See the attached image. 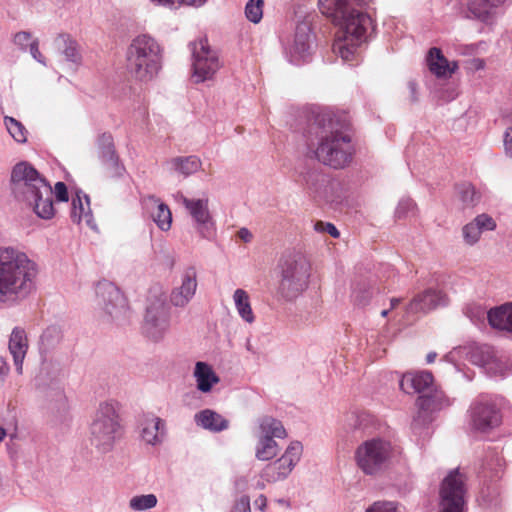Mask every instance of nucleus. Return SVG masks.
<instances>
[{
	"label": "nucleus",
	"instance_id": "obj_1",
	"mask_svg": "<svg viewBox=\"0 0 512 512\" xmlns=\"http://www.w3.org/2000/svg\"><path fill=\"white\" fill-rule=\"evenodd\" d=\"M367 3L368 0H318L321 13L338 26L333 50L345 62L353 59L372 25L370 16L362 10Z\"/></svg>",
	"mask_w": 512,
	"mask_h": 512
},
{
	"label": "nucleus",
	"instance_id": "obj_2",
	"mask_svg": "<svg viewBox=\"0 0 512 512\" xmlns=\"http://www.w3.org/2000/svg\"><path fill=\"white\" fill-rule=\"evenodd\" d=\"M314 129L319 138L314 150L316 159L334 169L347 167L352 162L354 148L348 133L349 122L346 116L329 110L320 111L311 125V130Z\"/></svg>",
	"mask_w": 512,
	"mask_h": 512
},
{
	"label": "nucleus",
	"instance_id": "obj_3",
	"mask_svg": "<svg viewBox=\"0 0 512 512\" xmlns=\"http://www.w3.org/2000/svg\"><path fill=\"white\" fill-rule=\"evenodd\" d=\"M37 264L14 246L0 247V302L26 299L35 289Z\"/></svg>",
	"mask_w": 512,
	"mask_h": 512
},
{
	"label": "nucleus",
	"instance_id": "obj_4",
	"mask_svg": "<svg viewBox=\"0 0 512 512\" xmlns=\"http://www.w3.org/2000/svg\"><path fill=\"white\" fill-rule=\"evenodd\" d=\"M10 188L15 199L32 208L39 218L48 220L55 215L52 187L29 162L21 161L12 168Z\"/></svg>",
	"mask_w": 512,
	"mask_h": 512
},
{
	"label": "nucleus",
	"instance_id": "obj_5",
	"mask_svg": "<svg viewBox=\"0 0 512 512\" xmlns=\"http://www.w3.org/2000/svg\"><path fill=\"white\" fill-rule=\"evenodd\" d=\"M161 48L149 35L134 38L127 49V69L137 80L148 82L161 69Z\"/></svg>",
	"mask_w": 512,
	"mask_h": 512
},
{
	"label": "nucleus",
	"instance_id": "obj_6",
	"mask_svg": "<svg viewBox=\"0 0 512 512\" xmlns=\"http://www.w3.org/2000/svg\"><path fill=\"white\" fill-rule=\"evenodd\" d=\"M122 424L117 402L105 401L99 404L90 427L89 440L98 452L111 451L122 435Z\"/></svg>",
	"mask_w": 512,
	"mask_h": 512
},
{
	"label": "nucleus",
	"instance_id": "obj_7",
	"mask_svg": "<svg viewBox=\"0 0 512 512\" xmlns=\"http://www.w3.org/2000/svg\"><path fill=\"white\" fill-rule=\"evenodd\" d=\"M278 294L285 301H294L309 286L310 264L299 252L284 254L279 262Z\"/></svg>",
	"mask_w": 512,
	"mask_h": 512
},
{
	"label": "nucleus",
	"instance_id": "obj_8",
	"mask_svg": "<svg viewBox=\"0 0 512 512\" xmlns=\"http://www.w3.org/2000/svg\"><path fill=\"white\" fill-rule=\"evenodd\" d=\"M392 457L391 443L373 438L360 444L355 452V460L359 469L365 474L376 476L386 470Z\"/></svg>",
	"mask_w": 512,
	"mask_h": 512
},
{
	"label": "nucleus",
	"instance_id": "obj_9",
	"mask_svg": "<svg viewBox=\"0 0 512 512\" xmlns=\"http://www.w3.org/2000/svg\"><path fill=\"white\" fill-rule=\"evenodd\" d=\"M467 477L459 468L451 470L440 486L439 512H465Z\"/></svg>",
	"mask_w": 512,
	"mask_h": 512
},
{
	"label": "nucleus",
	"instance_id": "obj_10",
	"mask_svg": "<svg viewBox=\"0 0 512 512\" xmlns=\"http://www.w3.org/2000/svg\"><path fill=\"white\" fill-rule=\"evenodd\" d=\"M190 46L194 82L201 83L210 80L221 66L218 52L211 48L207 38H200Z\"/></svg>",
	"mask_w": 512,
	"mask_h": 512
},
{
	"label": "nucleus",
	"instance_id": "obj_11",
	"mask_svg": "<svg viewBox=\"0 0 512 512\" xmlns=\"http://www.w3.org/2000/svg\"><path fill=\"white\" fill-rule=\"evenodd\" d=\"M260 435L255 449V456L260 461H268L276 457L280 448L274 438L283 439L287 436L282 422L271 417L264 416L259 419Z\"/></svg>",
	"mask_w": 512,
	"mask_h": 512
},
{
	"label": "nucleus",
	"instance_id": "obj_12",
	"mask_svg": "<svg viewBox=\"0 0 512 512\" xmlns=\"http://www.w3.org/2000/svg\"><path fill=\"white\" fill-rule=\"evenodd\" d=\"M97 303L112 321L125 318L128 312L126 299L120 290L109 281H101L96 286Z\"/></svg>",
	"mask_w": 512,
	"mask_h": 512
},
{
	"label": "nucleus",
	"instance_id": "obj_13",
	"mask_svg": "<svg viewBox=\"0 0 512 512\" xmlns=\"http://www.w3.org/2000/svg\"><path fill=\"white\" fill-rule=\"evenodd\" d=\"M170 327V308L162 299L151 301L147 306L143 329L153 341L163 339Z\"/></svg>",
	"mask_w": 512,
	"mask_h": 512
},
{
	"label": "nucleus",
	"instance_id": "obj_14",
	"mask_svg": "<svg viewBox=\"0 0 512 512\" xmlns=\"http://www.w3.org/2000/svg\"><path fill=\"white\" fill-rule=\"evenodd\" d=\"M302 452L303 446L299 441L291 442L279 459L265 466L261 474L262 478L267 482L286 479L300 461Z\"/></svg>",
	"mask_w": 512,
	"mask_h": 512
},
{
	"label": "nucleus",
	"instance_id": "obj_15",
	"mask_svg": "<svg viewBox=\"0 0 512 512\" xmlns=\"http://www.w3.org/2000/svg\"><path fill=\"white\" fill-rule=\"evenodd\" d=\"M178 198L192 217L195 228L201 237L211 238L214 233V220L209 211L208 198H188L182 194H179Z\"/></svg>",
	"mask_w": 512,
	"mask_h": 512
},
{
	"label": "nucleus",
	"instance_id": "obj_16",
	"mask_svg": "<svg viewBox=\"0 0 512 512\" xmlns=\"http://www.w3.org/2000/svg\"><path fill=\"white\" fill-rule=\"evenodd\" d=\"M472 426L479 431H487L501 423L500 410L488 396L478 397L470 407Z\"/></svg>",
	"mask_w": 512,
	"mask_h": 512
},
{
	"label": "nucleus",
	"instance_id": "obj_17",
	"mask_svg": "<svg viewBox=\"0 0 512 512\" xmlns=\"http://www.w3.org/2000/svg\"><path fill=\"white\" fill-rule=\"evenodd\" d=\"M450 399L442 390L433 386V390L421 395L417 399L419 408L417 415L412 421V428L416 431L432 421L431 413L450 406Z\"/></svg>",
	"mask_w": 512,
	"mask_h": 512
},
{
	"label": "nucleus",
	"instance_id": "obj_18",
	"mask_svg": "<svg viewBox=\"0 0 512 512\" xmlns=\"http://www.w3.org/2000/svg\"><path fill=\"white\" fill-rule=\"evenodd\" d=\"M503 5L499 0H463L460 13L463 18L491 25L497 18V9Z\"/></svg>",
	"mask_w": 512,
	"mask_h": 512
},
{
	"label": "nucleus",
	"instance_id": "obj_19",
	"mask_svg": "<svg viewBox=\"0 0 512 512\" xmlns=\"http://www.w3.org/2000/svg\"><path fill=\"white\" fill-rule=\"evenodd\" d=\"M197 270L193 266L186 267L180 278V284L175 286L170 294V302L175 307L183 308L193 299L197 290Z\"/></svg>",
	"mask_w": 512,
	"mask_h": 512
},
{
	"label": "nucleus",
	"instance_id": "obj_20",
	"mask_svg": "<svg viewBox=\"0 0 512 512\" xmlns=\"http://www.w3.org/2000/svg\"><path fill=\"white\" fill-rule=\"evenodd\" d=\"M474 362L481 366L490 376H507L511 368L507 361L499 356L491 346H482L473 354Z\"/></svg>",
	"mask_w": 512,
	"mask_h": 512
},
{
	"label": "nucleus",
	"instance_id": "obj_21",
	"mask_svg": "<svg viewBox=\"0 0 512 512\" xmlns=\"http://www.w3.org/2000/svg\"><path fill=\"white\" fill-rule=\"evenodd\" d=\"M311 28L308 22H300L295 29L292 43L286 48L289 61L299 65L308 60L310 56Z\"/></svg>",
	"mask_w": 512,
	"mask_h": 512
},
{
	"label": "nucleus",
	"instance_id": "obj_22",
	"mask_svg": "<svg viewBox=\"0 0 512 512\" xmlns=\"http://www.w3.org/2000/svg\"><path fill=\"white\" fill-rule=\"evenodd\" d=\"M143 209L162 231H168L172 224V213L169 207L159 198L149 195L142 200Z\"/></svg>",
	"mask_w": 512,
	"mask_h": 512
},
{
	"label": "nucleus",
	"instance_id": "obj_23",
	"mask_svg": "<svg viewBox=\"0 0 512 512\" xmlns=\"http://www.w3.org/2000/svg\"><path fill=\"white\" fill-rule=\"evenodd\" d=\"M400 388L407 394L424 395L433 390V376L430 372L405 373L400 380Z\"/></svg>",
	"mask_w": 512,
	"mask_h": 512
},
{
	"label": "nucleus",
	"instance_id": "obj_24",
	"mask_svg": "<svg viewBox=\"0 0 512 512\" xmlns=\"http://www.w3.org/2000/svg\"><path fill=\"white\" fill-rule=\"evenodd\" d=\"M496 228L494 219L487 214H480L462 228L463 239L466 244H476L484 231H493Z\"/></svg>",
	"mask_w": 512,
	"mask_h": 512
},
{
	"label": "nucleus",
	"instance_id": "obj_25",
	"mask_svg": "<svg viewBox=\"0 0 512 512\" xmlns=\"http://www.w3.org/2000/svg\"><path fill=\"white\" fill-rule=\"evenodd\" d=\"M446 303V296L441 291L427 289L413 298L408 306V311L426 313L439 306H444Z\"/></svg>",
	"mask_w": 512,
	"mask_h": 512
},
{
	"label": "nucleus",
	"instance_id": "obj_26",
	"mask_svg": "<svg viewBox=\"0 0 512 512\" xmlns=\"http://www.w3.org/2000/svg\"><path fill=\"white\" fill-rule=\"evenodd\" d=\"M197 426L213 433H219L229 428V420L212 409H203L195 414Z\"/></svg>",
	"mask_w": 512,
	"mask_h": 512
},
{
	"label": "nucleus",
	"instance_id": "obj_27",
	"mask_svg": "<svg viewBox=\"0 0 512 512\" xmlns=\"http://www.w3.org/2000/svg\"><path fill=\"white\" fill-rule=\"evenodd\" d=\"M487 320L494 329L512 333V302L490 309Z\"/></svg>",
	"mask_w": 512,
	"mask_h": 512
},
{
	"label": "nucleus",
	"instance_id": "obj_28",
	"mask_svg": "<svg viewBox=\"0 0 512 512\" xmlns=\"http://www.w3.org/2000/svg\"><path fill=\"white\" fill-rule=\"evenodd\" d=\"M71 219L74 223L84 221L88 226L92 227L93 216L90 209L89 197L81 191L75 193L72 199Z\"/></svg>",
	"mask_w": 512,
	"mask_h": 512
},
{
	"label": "nucleus",
	"instance_id": "obj_29",
	"mask_svg": "<svg viewBox=\"0 0 512 512\" xmlns=\"http://www.w3.org/2000/svg\"><path fill=\"white\" fill-rule=\"evenodd\" d=\"M164 421L155 416L146 417L142 422V439L150 445H157L162 442Z\"/></svg>",
	"mask_w": 512,
	"mask_h": 512
},
{
	"label": "nucleus",
	"instance_id": "obj_30",
	"mask_svg": "<svg viewBox=\"0 0 512 512\" xmlns=\"http://www.w3.org/2000/svg\"><path fill=\"white\" fill-rule=\"evenodd\" d=\"M427 61L430 71L438 77L450 76L457 68V64L453 62L451 66L442 51L436 47L429 50Z\"/></svg>",
	"mask_w": 512,
	"mask_h": 512
},
{
	"label": "nucleus",
	"instance_id": "obj_31",
	"mask_svg": "<svg viewBox=\"0 0 512 512\" xmlns=\"http://www.w3.org/2000/svg\"><path fill=\"white\" fill-rule=\"evenodd\" d=\"M194 377L197 382V388L203 393L210 392L213 385L219 382V377L205 362L196 363Z\"/></svg>",
	"mask_w": 512,
	"mask_h": 512
},
{
	"label": "nucleus",
	"instance_id": "obj_32",
	"mask_svg": "<svg viewBox=\"0 0 512 512\" xmlns=\"http://www.w3.org/2000/svg\"><path fill=\"white\" fill-rule=\"evenodd\" d=\"M233 301L241 319L246 323L252 324L255 321V315L248 292L241 288L236 289L233 293Z\"/></svg>",
	"mask_w": 512,
	"mask_h": 512
},
{
	"label": "nucleus",
	"instance_id": "obj_33",
	"mask_svg": "<svg viewBox=\"0 0 512 512\" xmlns=\"http://www.w3.org/2000/svg\"><path fill=\"white\" fill-rule=\"evenodd\" d=\"M63 338L62 330L57 325L48 326L40 337L39 349L42 354H46L56 349Z\"/></svg>",
	"mask_w": 512,
	"mask_h": 512
},
{
	"label": "nucleus",
	"instance_id": "obj_34",
	"mask_svg": "<svg viewBox=\"0 0 512 512\" xmlns=\"http://www.w3.org/2000/svg\"><path fill=\"white\" fill-rule=\"evenodd\" d=\"M173 170L183 176L196 173L201 168V160L194 155L187 157H175L169 161Z\"/></svg>",
	"mask_w": 512,
	"mask_h": 512
},
{
	"label": "nucleus",
	"instance_id": "obj_35",
	"mask_svg": "<svg viewBox=\"0 0 512 512\" xmlns=\"http://www.w3.org/2000/svg\"><path fill=\"white\" fill-rule=\"evenodd\" d=\"M28 342L26 332L23 328L15 327L9 339V351L13 357L26 356Z\"/></svg>",
	"mask_w": 512,
	"mask_h": 512
},
{
	"label": "nucleus",
	"instance_id": "obj_36",
	"mask_svg": "<svg viewBox=\"0 0 512 512\" xmlns=\"http://www.w3.org/2000/svg\"><path fill=\"white\" fill-rule=\"evenodd\" d=\"M457 196L463 207H474L481 200V194L476 188L468 182L458 184L456 186Z\"/></svg>",
	"mask_w": 512,
	"mask_h": 512
},
{
	"label": "nucleus",
	"instance_id": "obj_37",
	"mask_svg": "<svg viewBox=\"0 0 512 512\" xmlns=\"http://www.w3.org/2000/svg\"><path fill=\"white\" fill-rule=\"evenodd\" d=\"M100 157L103 164L110 171L111 176H120L124 171V167L119 164L114 146L100 150Z\"/></svg>",
	"mask_w": 512,
	"mask_h": 512
},
{
	"label": "nucleus",
	"instance_id": "obj_38",
	"mask_svg": "<svg viewBox=\"0 0 512 512\" xmlns=\"http://www.w3.org/2000/svg\"><path fill=\"white\" fill-rule=\"evenodd\" d=\"M4 125L6 127L7 132L9 135L20 144H24L27 142V134L28 131L25 128V126L18 121L17 119L5 116L4 117Z\"/></svg>",
	"mask_w": 512,
	"mask_h": 512
},
{
	"label": "nucleus",
	"instance_id": "obj_39",
	"mask_svg": "<svg viewBox=\"0 0 512 512\" xmlns=\"http://www.w3.org/2000/svg\"><path fill=\"white\" fill-rule=\"evenodd\" d=\"M373 295V289L366 283L357 284L352 291V300L355 305L364 307L369 304Z\"/></svg>",
	"mask_w": 512,
	"mask_h": 512
},
{
	"label": "nucleus",
	"instance_id": "obj_40",
	"mask_svg": "<svg viewBox=\"0 0 512 512\" xmlns=\"http://www.w3.org/2000/svg\"><path fill=\"white\" fill-rule=\"evenodd\" d=\"M157 505V497L154 494L134 496L129 501V507L134 511L152 509Z\"/></svg>",
	"mask_w": 512,
	"mask_h": 512
},
{
	"label": "nucleus",
	"instance_id": "obj_41",
	"mask_svg": "<svg viewBox=\"0 0 512 512\" xmlns=\"http://www.w3.org/2000/svg\"><path fill=\"white\" fill-rule=\"evenodd\" d=\"M61 41L64 44L63 55L66 60L74 64H79L81 56L78 50L77 43L68 36H61Z\"/></svg>",
	"mask_w": 512,
	"mask_h": 512
},
{
	"label": "nucleus",
	"instance_id": "obj_42",
	"mask_svg": "<svg viewBox=\"0 0 512 512\" xmlns=\"http://www.w3.org/2000/svg\"><path fill=\"white\" fill-rule=\"evenodd\" d=\"M245 15L253 23H259L263 16V0H249L245 6Z\"/></svg>",
	"mask_w": 512,
	"mask_h": 512
},
{
	"label": "nucleus",
	"instance_id": "obj_43",
	"mask_svg": "<svg viewBox=\"0 0 512 512\" xmlns=\"http://www.w3.org/2000/svg\"><path fill=\"white\" fill-rule=\"evenodd\" d=\"M465 315L474 323H481L487 318L488 311L480 304H468L464 308Z\"/></svg>",
	"mask_w": 512,
	"mask_h": 512
},
{
	"label": "nucleus",
	"instance_id": "obj_44",
	"mask_svg": "<svg viewBox=\"0 0 512 512\" xmlns=\"http://www.w3.org/2000/svg\"><path fill=\"white\" fill-rule=\"evenodd\" d=\"M416 204L411 198H402L395 210V216L399 219L415 215Z\"/></svg>",
	"mask_w": 512,
	"mask_h": 512
},
{
	"label": "nucleus",
	"instance_id": "obj_45",
	"mask_svg": "<svg viewBox=\"0 0 512 512\" xmlns=\"http://www.w3.org/2000/svg\"><path fill=\"white\" fill-rule=\"evenodd\" d=\"M304 179L308 188L315 192H318L321 186L327 182L326 176L318 171L308 172Z\"/></svg>",
	"mask_w": 512,
	"mask_h": 512
},
{
	"label": "nucleus",
	"instance_id": "obj_46",
	"mask_svg": "<svg viewBox=\"0 0 512 512\" xmlns=\"http://www.w3.org/2000/svg\"><path fill=\"white\" fill-rule=\"evenodd\" d=\"M365 512H397V504L391 501H377Z\"/></svg>",
	"mask_w": 512,
	"mask_h": 512
},
{
	"label": "nucleus",
	"instance_id": "obj_47",
	"mask_svg": "<svg viewBox=\"0 0 512 512\" xmlns=\"http://www.w3.org/2000/svg\"><path fill=\"white\" fill-rule=\"evenodd\" d=\"M314 228L317 232L328 233L329 235H331L334 238H338L340 235V233H339L338 229L335 227V225H333L332 223H329V222H326V223L322 222V221L316 222L314 225Z\"/></svg>",
	"mask_w": 512,
	"mask_h": 512
},
{
	"label": "nucleus",
	"instance_id": "obj_48",
	"mask_svg": "<svg viewBox=\"0 0 512 512\" xmlns=\"http://www.w3.org/2000/svg\"><path fill=\"white\" fill-rule=\"evenodd\" d=\"M31 34L26 31L18 32L14 35V43L22 50H26L27 46L31 43Z\"/></svg>",
	"mask_w": 512,
	"mask_h": 512
},
{
	"label": "nucleus",
	"instance_id": "obj_49",
	"mask_svg": "<svg viewBox=\"0 0 512 512\" xmlns=\"http://www.w3.org/2000/svg\"><path fill=\"white\" fill-rule=\"evenodd\" d=\"M53 193H55L56 199L60 202H67L69 199L67 186L63 182H57L55 184Z\"/></svg>",
	"mask_w": 512,
	"mask_h": 512
},
{
	"label": "nucleus",
	"instance_id": "obj_50",
	"mask_svg": "<svg viewBox=\"0 0 512 512\" xmlns=\"http://www.w3.org/2000/svg\"><path fill=\"white\" fill-rule=\"evenodd\" d=\"M29 50H30V54L31 56L39 63L43 64V65H46V62H45V58L44 56L41 54V52L39 51V43H38V40H33L31 41V43L29 44Z\"/></svg>",
	"mask_w": 512,
	"mask_h": 512
},
{
	"label": "nucleus",
	"instance_id": "obj_51",
	"mask_svg": "<svg viewBox=\"0 0 512 512\" xmlns=\"http://www.w3.org/2000/svg\"><path fill=\"white\" fill-rule=\"evenodd\" d=\"M232 512H251L248 497H242L234 506Z\"/></svg>",
	"mask_w": 512,
	"mask_h": 512
},
{
	"label": "nucleus",
	"instance_id": "obj_52",
	"mask_svg": "<svg viewBox=\"0 0 512 512\" xmlns=\"http://www.w3.org/2000/svg\"><path fill=\"white\" fill-rule=\"evenodd\" d=\"M156 6L165 7L168 9H175L179 7V0H149Z\"/></svg>",
	"mask_w": 512,
	"mask_h": 512
},
{
	"label": "nucleus",
	"instance_id": "obj_53",
	"mask_svg": "<svg viewBox=\"0 0 512 512\" xmlns=\"http://www.w3.org/2000/svg\"><path fill=\"white\" fill-rule=\"evenodd\" d=\"M504 147L506 154L512 158V127L508 128L505 132Z\"/></svg>",
	"mask_w": 512,
	"mask_h": 512
},
{
	"label": "nucleus",
	"instance_id": "obj_54",
	"mask_svg": "<svg viewBox=\"0 0 512 512\" xmlns=\"http://www.w3.org/2000/svg\"><path fill=\"white\" fill-rule=\"evenodd\" d=\"M98 145L100 150L108 147H113V138L110 134L104 133L98 138Z\"/></svg>",
	"mask_w": 512,
	"mask_h": 512
},
{
	"label": "nucleus",
	"instance_id": "obj_55",
	"mask_svg": "<svg viewBox=\"0 0 512 512\" xmlns=\"http://www.w3.org/2000/svg\"><path fill=\"white\" fill-rule=\"evenodd\" d=\"M9 372V365L6 360L0 356V385L3 383L4 378Z\"/></svg>",
	"mask_w": 512,
	"mask_h": 512
},
{
	"label": "nucleus",
	"instance_id": "obj_56",
	"mask_svg": "<svg viewBox=\"0 0 512 512\" xmlns=\"http://www.w3.org/2000/svg\"><path fill=\"white\" fill-rule=\"evenodd\" d=\"M207 1L208 0H179V6L183 4L198 8L203 6Z\"/></svg>",
	"mask_w": 512,
	"mask_h": 512
},
{
	"label": "nucleus",
	"instance_id": "obj_57",
	"mask_svg": "<svg viewBox=\"0 0 512 512\" xmlns=\"http://www.w3.org/2000/svg\"><path fill=\"white\" fill-rule=\"evenodd\" d=\"M238 237L244 242H250L253 238V235L247 228H241L238 231Z\"/></svg>",
	"mask_w": 512,
	"mask_h": 512
},
{
	"label": "nucleus",
	"instance_id": "obj_58",
	"mask_svg": "<svg viewBox=\"0 0 512 512\" xmlns=\"http://www.w3.org/2000/svg\"><path fill=\"white\" fill-rule=\"evenodd\" d=\"M408 89L410 91V98L412 102H416L418 100L417 96V85L414 81L408 82Z\"/></svg>",
	"mask_w": 512,
	"mask_h": 512
},
{
	"label": "nucleus",
	"instance_id": "obj_59",
	"mask_svg": "<svg viewBox=\"0 0 512 512\" xmlns=\"http://www.w3.org/2000/svg\"><path fill=\"white\" fill-rule=\"evenodd\" d=\"M24 358H25V356H16V357H13V361H14V365H15V367H16V371H17L19 374H22Z\"/></svg>",
	"mask_w": 512,
	"mask_h": 512
},
{
	"label": "nucleus",
	"instance_id": "obj_60",
	"mask_svg": "<svg viewBox=\"0 0 512 512\" xmlns=\"http://www.w3.org/2000/svg\"><path fill=\"white\" fill-rule=\"evenodd\" d=\"M255 503L258 505L260 510H264L266 507V497L264 495H260L258 499H256Z\"/></svg>",
	"mask_w": 512,
	"mask_h": 512
},
{
	"label": "nucleus",
	"instance_id": "obj_61",
	"mask_svg": "<svg viewBox=\"0 0 512 512\" xmlns=\"http://www.w3.org/2000/svg\"><path fill=\"white\" fill-rule=\"evenodd\" d=\"M277 503L280 504L281 506L286 507V508H290V502L288 500H286V499H283V498L278 499Z\"/></svg>",
	"mask_w": 512,
	"mask_h": 512
},
{
	"label": "nucleus",
	"instance_id": "obj_62",
	"mask_svg": "<svg viewBox=\"0 0 512 512\" xmlns=\"http://www.w3.org/2000/svg\"><path fill=\"white\" fill-rule=\"evenodd\" d=\"M436 356L437 354L435 352L429 353L426 357L427 362L432 363L435 360Z\"/></svg>",
	"mask_w": 512,
	"mask_h": 512
},
{
	"label": "nucleus",
	"instance_id": "obj_63",
	"mask_svg": "<svg viewBox=\"0 0 512 512\" xmlns=\"http://www.w3.org/2000/svg\"><path fill=\"white\" fill-rule=\"evenodd\" d=\"M246 349H247L250 353H252V354H255V353H256V351H255V349H254L253 345L251 344V341H250V340H247V342H246Z\"/></svg>",
	"mask_w": 512,
	"mask_h": 512
},
{
	"label": "nucleus",
	"instance_id": "obj_64",
	"mask_svg": "<svg viewBox=\"0 0 512 512\" xmlns=\"http://www.w3.org/2000/svg\"><path fill=\"white\" fill-rule=\"evenodd\" d=\"M400 302V299L398 298H392L391 299V308H394L396 307V305H398V303Z\"/></svg>",
	"mask_w": 512,
	"mask_h": 512
}]
</instances>
